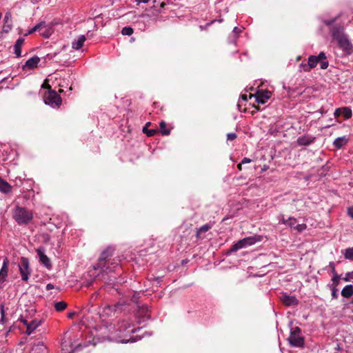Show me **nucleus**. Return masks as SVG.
<instances>
[{
    "label": "nucleus",
    "mask_w": 353,
    "mask_h": 353,
    "mask_svg": "<svg viewBox=\"0 0 353 353\" xmlns=\"http://www.w3.org/2000/svg\"><path fill=\"white\" fill-rule=\"evenodd\" d=\"M320 63H321V68L323 70L326 69L329 65V62L327 61L323 60V61H321Z\"/></svg>",
    "instance_id": "obj_44"
},
{
    "label": "nucleus",
    "mask_w": 353,
    "mask_h": 353,
    "mask_svg": "<svg viewBox=\"0 0 353 353\" xmlns=\"http://www.w3.org/2000/svg\"><path fill=\"white\" fill-rule=\"evenodd\" d=\"M340 279L341 275H339L338 274H334L333 277L332 278V283L330 285V286H334L337 288V286L339 285Z\"/></svg>",
    "instance_id": "obj_32"
},
{
    "label": "nucleus",
    "mask_w": 353,
    "mask_h": 353,
    "mask_svg": "<svg viewBox=\"0 0 353 353\" xmlns=\"http://www.w3.org/2000/svg\"><path fill=\"white\" fill-rule=\"evenodd\" d=\"M114 249L111 247H108L101 254L97 263L93 265L96 270H99L100 273H108L114 270L119 265L118 260H113L110 265H106L110 258L112 256Z\"/></svg>",
    "instance_id": "obj_3"
},
{
    "label": "nucleus",
    "mask_w": 353,
    "mask_h": 353,
    "mask_svg": "<svg viewBox=\"0 0 353 353\" xmlns=\"http://www.w3.org/2000/svg\"><path fill=\"white\" fill-rule=\"evenodd\" d=\"M237 135L234 132H230L227 134V140L228 141H233L236 139Z\"/></svg>",
    "instance_id": "obj_42"
},
{
    "label": "nucleus",
    "mask_w": 353,
    "mask_h": 353,
    "mask_svg": "<svg viewBox=\"0 0 353 353\" xmlns=\"http://www.w3.org/2000/svg\"><path fill=\"white\" fill-rule=\"evenodd\" d=\"M13 219L20 225H28L33 219V213L24 207L17 205L13 210Z\"/></svg>",
    "instance_id": "obj_4"
},
{
    "label": "nucleus",
    "mask_w": 353,
    "mask_h": 353,
    "mask_svg": "<svg viewBox=\"0 0 353 353\" xmlns=\"http://www.w3.org/2000/svg\"><path fill=\"white\" fill-rule=\"evenodd\" d=\"M316 57H317L316 59L319 60V62L321 61L325 60L327 58L325 53L324 52H321L317 56H316Z\"/></svg>",
    "instance_id": "obj_43"
},
{
    "label": "nucleus",
    "mask_w": 353,
    "mask_h": 353,
    "mask_svg": "<svg viewBox=\"0 0 353 353\" xmlns=\"http://www.w3.org/2000/svg\"><path fill=\"white\" fill-rule=\"evenodd\" d=\"M329 266L331 268L332 273L334 274H337L335 270V264L334 262H330Z\"/></svg>",
    "instance_id": "obj_46"
},
{
    "label": "nucleus",
    "mask_w": 353,
    "mask_h": 353,
    "mask_svg": "<svg viewBox=\"0 0 353 353\" xmlns=\"http://www.w3.org/2000/svg\"><path fill=\"white\" fill-rule=\"evenodd\" d=\"M344 257L345 259L353 261V247L348 248L345 250Z\"/></svg>",
    "instance_id": "obj_30"
},
{
    "label": "nucleus",
    "mask_w": 353,
    "mask_h": 353,
    "mask_svg": "<svg viewBox=\"0 0 353 353\" xmlns=\"http://www.w3.org/2000/svg\"><path fill=\"white\" fill-rule=\"evenodd\" d=\"M74 312H72L68 313V317L69 319H72V318L73 317V316H74Z\"/></svg>",
    "instance_id": "obj_58"
},
{
    "label": "nucleus",
    "mask_w": 353,
    "mask_h": 353,
    "mask_svg": "<svg viewBox=\"0 0 353 353\" xmlns=\"http://www.w3.org/2000/svg\"><path fill=\"white\" fill-rule=\"evenodd\" d=\"M347 214L353 219V206L347 208Z\"/></svg>",
    "instance_id": "obj_48"
},
{
    "label": "nucleus",
    "mask_w": 353,
    "mask_h": 353,
    "mask_svg": "<svg viewBox=\"0 0 353 353\" xmlns=\"http://www.w3.org/2000/svg\"><path fill=\"white\" fill-rule=\"evenodd\" d=\"M85 41V37L84 35H80L78 38L72 43V47L73 49L79 50L83 46Z\"/></svg>",
    "instance_id": "obj_21"
},
{
    "label": "nucleus",
    "mask_w": 353,
    "mask_h": 353,
    "mask_svg": "<svg viewBox=\"0 0 353 353\" xmlns=\"http://www.w3.org/2000/svg\"><path fill=\"white\" fill-rule=\"evenodd\" d=\"M251 161H252V160H251L250 159L247 158V157H244V158L241 160V163L242 164H245V163H250Z\"/></svg>",
    "instance_id": "obj_49"
},
{
    "label": "nucleus",
    "mask_w": 353,
    "mask_h": 353,
    "mask_svg": "<svg viewBox=\"0 0 353 353\" xmlns=\"http://www.w3.org/2000/svg\"><path fill=\"white\" fill-rule=\"evenodd\" d=\"M331 290V296L332 299H336L339 297L338 288L334 286H330Z\"/></svg>",
    "instance_id": "obj_35"
},
{
    "label": "nucleus",
    "mask_w": 353,
    "mask_h": 353,
    "mask_svg": "<svg viewBox=\"0 0 353 353\" xmlns=\"http://www.w3.org/2000/svg\"><path fill=\"white\" fill-rule=\"evenodd\" d=\"M315 141V137L309 135H303L299 137L296 140V143L300 146H307L313 143Z\"/></svg>",
    "instance_id": "obj_11"
},
{
    "label": "nucleus",
    "mask_w": 353,
    "mask_h": 353,
    "mask_svg": "<svg viewBox=\"0 0 353 353\" xmlns=\"http://www.w3.org/2000/svg\"><path fill=\"white\" fill-rule=\"evenodd\" d=\"M341 294L344 298H350L353 296V285L352 284L347 285L343 288Z\"/></svg>",
    "instance_id": "obj_23"
},
{
    "label": "nucleus",
    "mask_w": 353,
    "mask_h": 353,
    "mask_svg": "<svg viewBox=\"0 0 353 353\" xmlns=\"http://www.w3.org/2000/svg\"><path fill=\"white\" fill-rule=\"evenodd\" d=\"M40 62V58L38 56H33L26 61L25 64L23 66V68L27 67L29 69H34L38 66L39 63Z\"/></svg>",
    "instance_id": "obj_12"
},
{
    "label": "nucleus",
    "mask_w": 353,
    "mask_h": 353,
    "mask_svg": "<svg viewBox=\"0 0 353 353\" xmlns=\"http://www.w3.org/2000/svg\"><path fill=\"white\" fill-rule=\"evenodd\" d=\"M246 247L243 239L238 241L236 243L233 244L232 247L227 251L226 254L230 255L233 252L238 251L239 250Z\"/></svg>",
    "instance_id": "obj_15"
},
{
    "label": "nucleus",
    "mask_w": 353,
    "mask_h": 353,
    "mask_svg": "<svg viewBox=\"0 0 353 353\" xmlns=\"http://www.w3.org/2000/svg\"><path fill=\"white\" fill-rule=\"evenodd\" d=\"M137 5H139L141 3H148L150 0H135Z\"/></svg>",
    "instance_id": "obj_50"
},
{
    "label": "nucleus",
    "mask_w": 353,
    "mask_h": 353,
    "mask_svg": "<svg viewBox=\"0 0 353 353\" xmlns=\"http://www.w3.org/2000/svg\"><path fill=\"white\" fill-rule=\"evenodd\" d=\"M305 229H306V225L304 223L296 224V226L294 227V230H297L299 232H303Z\"/></svg>",
    "instance_id": "obj_39"
},
{
    "label": "nucleus",
    "mask_w": 353,
    "mask_h": 353,
    "mask_svg": "<svg viewBox=\"0 0 353 353\" xmlns=\"http://www.w3.org/2000/svg\"><path fill=\"white\" fill-rule=\"evenodd\" d=\"M311 70L310 68H309V65H308V63H304V62H302L300 65H299V71H303V72H310Z\"/></svg>",
    "instance_id": "obj_36"
},
{
    "label": "nucleus",
    "mask_w": 353,
    "mask_h": 353,
    "mask_svg": "<svg viewBox=\"0 0 353 353\" xmlns=\"http://www.w3.org/2000/svg\"><path fill=\"white\" fill-rule=\"evenodd\" d=\"M212 225L210 223H206L200 228L196 229V238L197 240L202 239L203 237L201 236L202 233H205L210 230L212 228Z\"/></svg>",
    "instance_id": "obj_20"
},
{
    "label": "nucleus",
    "mask_w": 353,
    "mask_h": 353,
    "mask_svg": "<svg viewBox=\"0 0 353 353\" xmlns=\"http://www.w3.org/2000/svg\"><path fill=\"white\" fill-rule=\"evenodd\" d=\"M133 32H134L133 28L130 26H125V27L123 28V29L121 30V33L123 35L130 36L133 34Z\"/></svg>",
    "instance_id": "obj_34"
},
{
    "label": "nucleus",
    "mask_w": 353,
    "mask_h": 353,
    "mask_svg": "<svg viewBox=\"0 0 353 353\" xmlns=\"http://www.w3.org/2000/svg\"><path fill=\"white\" fill-rule=\"evenodd\" d=\"M342 109V114L345 119H348L352 117V112L350 108L349 107H343Z\"/></svg>",
    "instance_id": "obj_29"
},
{
    "label": "nucleus",
    "mask_w": 353,
    "mask_h": 353,
    "mask_svg": "<svg viewBox=\"0 0 353 353\" xmlns=\"http://www.w3.org/2000/svg\"><path fill=\"white\" fill-rule=\"evenodd\" d=\"M282 303L285 306H296L299 301L294 296H290L286 294H283L281 297Z\"/></svg>",
    "instance_id": "obj_10"
},
{
    "label": "nucleus",
    "mask_w": 353,
    "mask_h": 353,
    "mask_svg": "<svg viewBox=\"0 0 353 353\" xmlns=\"http://www.w3.org/2000/svg\"><path fill=\"white\" fill-rule=\"evenodd\" d=\"M0 313H1V319H0V324L3 325L6 322V311L4 308V305H0Z\"/></svg>",
    "instance_id": "obj_31"
},
{
    "label": "nucleus",
    "mask_w": 353,
    "mask_h": 353,
    "mask_svg": "<svg viewBox=\"0 0 353 353\" xmlns=\"http://www.w3.org/2000/svg\"><path fill=\"white\" fill-rule=\"evenodd\" d=\"M316 58L315 55H310L308 57L307 63L310 70L315 68L319 62Z\"/></svg>",
    "instance_id": "obj_26"
},
{
    "label": "nucleus",
    "mask_w": 353,
    "mask_h": 353,
    "mask_svg": "<svg viewBox=\"0 0 353 353\" xmlns=\"http://www.w3.org/2000/svg\"><path fill=\"white\" fill-rule=\"evenodd\" d=\"M2 283V282H1V280L0 279V283Z\"/></svg>",
    "instance_id": "obj_64"
},
{
    "label": "nucleus",
    "mask_w": 353,
    "mask_h": 353,
    "mask_svg": "<svg viewBox=\"0 0 353 353\" xmlns=\"http://www.w3.org/2000/svg\"><path fill=\"white\" fill-rule=\"evenodd\" d=\"M54 285L52 283H48L46 287L47 290H52V289H54Z\"/></svg>",
    "instance_id": "obj_51"
},
{
    "label": "nucleus",
    "mask_w": 353,
    "mask_h": 353,
    "mask_svg": "<svg viewBox=\"0 0 353 353\" xmlns=\"http://www.w3.org/2000/svg\"><path fill=\"white\" fill-rule=\"evenodd\" d=\"M233 32H234L235 33H239L241 30L239 29L238 27H234L233 29Z\"/></svg>",
    "instance_id": "obj_57"
},
{
    "label": "nucleus",
    "mask_w": 353,
    "mask_h": 353,
    "mask_svg": "<svg viewBox=\"0 0 353 353\" xmlns=\"http://www.w3.org/2000/svg\"><path fill=\"white\" fill-rule=\"evenodd\" d=\"M41 35L45 38H48L50 36V32L48 30H46L44 32H41Z\"/></svg>",
    "instance_id": "obj_47"
},
{
    "label": "nucleus",
    "mask_w": 353,
    "mask_h": 353,
    "mask_svg": "<svg viewBox=\"0 0 353 353\" xmlns=\"http://www.w3.org/2000/svg\"><path fill=\"white\" fill-rule=\"evenodd\" d=\"M44 101L46 104L52 108H59L62 103V99L56 91L50 89L44 96Z\"/></svg>",
    "instance_id": "obj_5"
},
{
    "label": "nucleus",
    "mask_w": 353,
    "mask_h": 353,
    "mask_svg": "<svg viewBox=\"0 0 353 353\" xmlns=\"http://www.w3.org/2000/svg\"><path fill=\"white\" fill-rule=\"evenodd\" d=\"M252 97H255V100L259 104H265L272 97V92L268 90H260L255 94L250 95V98Z\"/></svg>",
    "instance_id": "obj_7"
},
{
    "label": "nucleus",
    "mask_w": 353,
    "mask_h": 353,
    "mask_svg": "<svg viewBox=\"0 0 353 353\" xmlns=\"http://www.w3.org/2000/svg\"><path fill=\"white\" fill-rule=\"evenodd\" d=\"M12 187L6 180L0 176V192L3 194L11 192Z\"/></svg>",
    "instance_id": "obj_16"
},
{
    "label": "nucleus",
    "mask_w": 353,
    "mask_h": 353,
    "mask_svg": "<svg viewBox=\"0 0 353 353\" xmlns=\"http://www.w3.org/2000/svg\"><path fill=\"white\" fill-rule=\"evenodd\" d=\"M337 17L323 21V23L329 27L332 39L336 41L338 46L343 52L349 55L352 52L353 46L347 36L345 34V27L343 23H336Z\"/></svg>",
    "instance_id": "obj_1"
},
{
    "label": "nucleus",
    "mask_w": 353,
    "mask_h": 353,
    "mask_svg": "<svg viewBox=\"0 0 353 353\" xmlns=\"http://www.w3.org/2000/svg\"><path fill=\"white\" fill-rule=\"evenodd\" d=\"M241 99L242 101H248V96L246 94H241Z\"/></svg>",
    "instance_id": "obj_54"
},
{
    "label": "nucleus",
    "mask_w": 353,
    "mask_h": 353,
    "mask_svg": "<svg viewBox=\"0 0 353 353\" xmlns=\"http://www.w3.org/2000/svg\"><path fill=\"white\" fill-rule=\"evenodd\" d=\"M159 131L163 136H167L170 134V130L168 128L167 123L164 121H161L159 123Z\"/></svg>",
    "instance_id": "obj_25"
},
{
    "label": "nucleus",
    "mask_w": 353,
    "mask_h": 353,
    "mask_svg": "<svg viewBox=\"0 0 353 353\" xmlns=\"http://www.w3.org/2000/svg\"><path fill=\"white\" fill-rule=\"evenodd\" d=\"M18 266L21 280L27 282L32 273L28 259L24 256L21 257Z\"/></svg>",
    "instance_id": "obj_6"
},
{
    "label": "nucleus",
    "mask_w": 353,
    "mask_h": 353,
    "mask_svg": "<svg viewBox=\"0 0 353 353\" xmlns=\"http://www.w3.org/2000/svg\"><path fill=\"white\" fill-rule=\"evenodd\" d=\"M47 27L46 21H41L40 23L35 25L32 28L28 30V32L25 34V36H28L30 34H32L37 31H40L43 28H46Z\"/></svg>",
    "instance_id": "obj_24"
},
{
    "label": "nucleus",
    "mask_w": 353,
    "mask_h": 353,
    "mask_svg": "<svg viewBox=\"0 0 353 353\" xmlns=\"http://www.w3.org/2000/svg\"><path fill=\"white\" fill-rule=\"evenodd\" d=\"M288 224L289 225V227H290L291 228H293L294 229V227L296 226V223L297 222L296 219L294 217H289L288 218Z\"/></svg>",
    "instance_id": "obj_38"
},
{
    "label": "nucleus",
    "mask_w": 353,
    "mask_h": 353,
    "mask_svg": "<svg viewBox=\"0 0 353 353\" xmlns=\"http://www.w3.org/2000/svg\"><path fill=\"white\" fill-rule=\"evenodd\" d=\"M156 279L159 281H161V279L160 277H157V278H156Z\"/></svg>",
    "instance_id": "obj_62"
},
{
    "label": "nucleus",
    "mask_w": 353,
    "mask_h": 353,
    "mask_svg": "<svg viewBox=\"0 0 353 353\" xmlns=\"http://www.w3.org/2000/svg\"><path fill=\"white\" fill-rule=\"evenodd\" d=\"M347 141L348 139L345 136L338 137L334 141L333 145L336 148L340 149L347 144Z\"/></svg>",
    "instance_id": "obj_22"
},
{
    "label": "nucleus",
    "mask_w": 353,
    "mask_h": 353,
    "mask_svg": "<svg viewBox=\"0 0 353 353\" xmlns=\"http://www.w3.org/2000/svg\"><path fill=\"white\" fill-rule=\"evenodd\" d=\"M63 90L62 89H59V92H62Z\"/></svg>",
    "instance_id": "obj_63"
},
{
    "label": "nucleus",
    "mask_w": 353,
    "mask_h": 353,
    "mask_svg": "<svg viewBox=\"0 0 353 353\" xmlns=\"http://www.w3.org/2000/svg\"><path fill=\"white\" fill-rule=\"evenodd\" d=\"M44 248L40 247L36 250L37 254L39 258V262L48 270H50L52 268V264L50 258L45 254Z\"/></svg>",
    "instance_id": "obj_8"
},
{
    "label": "nucleus",
    "mask_w": 353,
    "mask_h": 353,
    "mask_svg": "<svg viewBox=\"0 0 353 353\" xmlns=\"http://www.w3.org/2000/svg\"><path fill=\"white\" fill-rule=\"evenodd\" d=\"M20 321L22 322L25 325H26V328L28 327V325L29 324V323L28 322V321L26 319H24L23 318H21L20 319Z\"/></svg>",
    "instance_id": "obj_52"
},
{
    "label": "nucleus",
    "mask_w": 353,
    "mask_h": 353,
    "mask_svg": "<svg viewBox=\"0 0 353 353\" xmlns=\"http://www.w3.org/2000/svg\"><path fill=\"white\" fill-rule=\"evenodd\" d=\"M34 350L38 353H43L44 352H46L47 347L43 343H39L37 345H35Z\"/></svg>",
    "instance_id": "obj_33"
},
{
    "label": "nucleus",
    "mask_w": 353,
    "mask_h": 353,
    "mask_svg": "<svg viewBox=\"0 0 353 353\" xmlns=\"http://www.w3.org/2000/svg\"><path fill=\"white\" fill-rule=\"evenodd\" d=\"M253 107L256 109V111H259L260 110L259 108L256 105H254Z\"/></svg>",
    "instance_id": "obj_61"
},
{
    "label": "nucleus",
    "mask_w": 353,
    "mask_h": 353,
    "mask_svg": "<svg viewBox=\"0 0 353 353\" xmlns=\"http://www.w3.org/2000/svg\"><path fill=\"white\" fill-rule=\"evenodd\" d=\"M342 114V109L336 108L334 111V115L336 118L340 117Z\"/></svg>",
    "instance_id": "obj_45"
},
{
    "label": "nucleus",
    "mask_w": 353,
    "mask_h": 353,
    "mask_svg": "<svg viewBox=\"0 0 353 353\" xmlns=\"http://www.w3.org/2000/svg\"><path fill=\"white\" fill-rule=\"evenodd\" d=\"M115 283H117V281H116V278H115V277H114V279H110V283H109L110 284L114 285V284H115Z\"/></svg>",
    "instance_id": "obj_56"
},
{
    "label": "nucleus",
    "mask_w": 353,
    "mask_h": 353,
    "mask_svg": "<svg viewBox=\"0 0 353 353\" xmlns=\"http://www.w3.org/2000/svg\"><path fill=\"white\" fill-rule=\"evenodd\" d=\"M288 341L291 347H302L305 344V338L302 336L290 334Z\"/></svg>",
    "instance_id": "obj_9"
},
{
    "label": "nucleus",
    "mask_w": 353,
    "mask_h": 353,
    "mask_svg": "<svg viewBox=\"0 0 353 353\" xmlns=\"http://www.w3.org/2000/svg\"><path fill=\"white\" fill-rule=\"evenodd\" d=\"M8 259L6 258L3 261L2 267L0 270V279L1 280V282H4L8 276Z\"/></svg>",
    "instance_id": "obj_14"
},
{
    "label": "nucleus",
    "mask_w": 353,
    "mask_h": 353,
    "mask_svg": "<svg viewBox=\"0 0 353 353\" xmlns=\"http://www.w3.org/2000/svg\"><path fill=\"white\" fill-rule=\"evenodd\" d=\"M150 125H151V122L149 121L145 123L144 127H146V128H148Z\"/></svg>",
    "instance_id": "obj_60"
},
{
    "label": "nucleus",
    "mask_w": 353,
    "mask_h": 353,
    "mask_svg": "<svg viewBox=\"0 0 353 353\" xmlns=\"http://www.w3.org/2000/svg\"><path fill=\"white\" fill-rule=\"evenodd\" d=\"M67 305L65 301H59L54 303V308L57 312H62L67 307Z\"/></svg>",
    "instance_id": "obj_27"
},
{
    "label": "nucleus",
    "mask_w": 353,
    "mask_h": 353,
    "mask_svg": "<svg viewBox=\"0 0 353 353\" xmlns=\"http://www.w3.org/2000/svg\"><path fill=\"white\" fill-rule=\"evenodd\" d=\"M218 21L219 22H222L223 21V19H220L219 20H212L209 23H207L205 26H199V28L201 30H207V28L211 26L212 24H213L215 21Z\"/></svg>",
    "instance_id": "obj_37"
},
{
    "label": "nucleus",
    "mask_w": 353,
    "mask_h": 353,
    "mask_svg": "<svg viewBox=\"0 0 353 353\" xmlns=\"http://www.w3.org/2000/svg\"><path fill=\"white\" fill-rule=\"evenodd\" d=\"M242 165L243 164L241 163H239L237 165V168H238L239 170H242Z\"/></svg>",
    "instance_id": "obj_59"
},
{
    "label": "nucleus",
    "mask_w": 353,
    "mask_h": 353,
    "mask_svg": "<svg viewBox=\"0 0 353 353\" xmlns=\"http://www.w3.org/2000/svg\"><path fill=\"white\" fill-rule=\"evenodd\" d=\"M288 219H285L283 216H282V219L280 221V223L283 224H288Z\"/></svg>",
    "instance_id": "obj_53"
},
{
    "label": "nucleus",
    "mask_w": 353,
    "mask_h": 353,
    "mask_svg": "<svg viewBox=\"0 0 353 353\" xmlns=\"http://www.w3.org/2000/svg\"><path fill=\"white\" fill-rule=\"evenodd\" d=\"M189 261H189V259H183V260H182V261H181V265H185V264H187Z\"/></svg>",
    "instance_id": "obj_55"
},
{
    "label": "nucleus",
    "mask_w": 353,
    "mask_h": 353,
    "mask_svg": "<svg viewBox=\"0 0 353 353\" xmlns=\"http://www.w3.org/2000/svg\"><path fill=\"white\" fill-rule=\"evenodd\" d=\"M41 321L33 319L28 325V327L26 328V333L28 335H30L33 332V331L41 325Z\"/></svg>",
    "instance_id": "obj_19"
},
{
    "label": "nucleus",
    "mask_w": 353,
    "mask_h": 353,
    "mask_svg": "<svg viewBox=\"0 0 353 353\" xmlns=\"http://www.w3.org/2000/svg\"><path fill=\"white\" fill-rule=\"evenodd\" d=\"M24 43V39L22 37L19 38L14 45V53L17 57L21 56V46Z\"/></svg>",
    "instance_id": "obj_18"
},
{
    "label": "nucleus",
    "mask_w": 353,
    "mask_h": 353,
    "mask_svg": "<svg viewBox=\"0 0 353 353\" xmlns=\"http://www.w3.org/2000/svg\"><path fill=\"white\" fill-rule=\"evenodd\" d=\"M3 21V31L8 32L12 27V14L10 12L6 13Z\"/></svg>",
    "instance_id": "obj_13"
},
{
    "label": "nucleus",
    "mask_w": 353,
    "mask_h": 353,
    "mask_svg": "<svg viewBox=\"0 0 353 353\" xmlns=\"http://www.w3.org/2000/svg\"><path fill=\"white\" fill-rule=\"evenodd\" d=\"M351 279H353V271L347 272L345 277L343 278L345 281H350Z\"/></svg>",
    "instance_id": "obj_41"
},
{
    "label": "nucleus",
    "mask_w": 353,
    "mask_h": 353,
    "mask_svg": "<svg viewBox=\"0 0 353 353\" xmlns=\"http://www.w3.org/2000/svg\"><path fill=\"white\" fill-rule=\"evenodd\" d=\"M261 239L262 236L260 235H254L243 239L246 246L252 245L256 242L261 241Z\"/></svg>",
    "instance_id": "obj_17"
},
{
    "label": "nucleus",
    "mask_w": 353,
    "mask_h": 353,
    "mask_svg": "<svg viewBox=\"0 0 353 353\" xmlns=\"http://www.w3.org/2000/svg\"><path fill=\"white\" fill-rule=\"evenodd\" d=\"M143 132L148 137H153L159 132V130L157 128L154 129H148L146 127L143 128Z\"/></svg>",
    "instance_id": "obj_28"
},
{
    "label": "nucleus",
    "mask_w": 353,
    "mask_h": 353,
    "mask_svg": "<svg viewBox=\"0 0 353 353\" xmlns=\"http://www.w3.org/2000/svg\"><path fill=\"white\" fill-rule=\"evenodd\" d=\"M301 330L300 327H299L297 326L294 327L293 329H292L290 331V334H292V335L301 336Z\"/></svg>",
    "instance_id": "obj_40"
},
{
    "label": "nucleus",
    "mask_w": 353,
    "mask_h": 353,
    "mask_svg": "<svg viewBox=\"0 0 353 353\" xmlns=\"http://www.w3.org/2000/svg\"><path fill=\"white\" fill-rule=\"evenodd\" d=\"M136 332V329L133 325L125 320L118 321L114 325V337L117 342L121 343H127L129 342H135L136 339L131 336Z\"/></svg>",
    "instance_id": "obj_2"
}]
</instances>
